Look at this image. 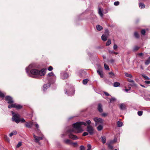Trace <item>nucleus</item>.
Masks as SVG:
<instances>
[{
    "instance_id": "nucleus-1",
    "label": "nucleus",
    "mask_w": 150,
    "mask_h": 150,
    "mask_svg": "<svg viewBox=\"0 0 150 150\" xmlns=\"http://www.w3.org/2000/svg\"><path fill=\"white\" fill-rule=\"evenodd\" d=\"M86 124L84 122H77L72 125V128H71L67 130V133L68 134L69 137L73 140L78 139V138L76 136L72 134L74 132L75 133H80L83 131L82 127L83 125L86 126Z\"/></svg>"
},
{
    "instance_id": "nucleus-2",
    "label": "nucleus",
    "mask_w": 150,
    "mask_h": 150,
    "mask_svg": "<svg viewBox=\"0 0 150 150\" xmlns=\"http://www.w3.org/2000/svg\"><path fill=\"white\" fill-rule=\"evenodd\" d=\"M32 67L33 65L30 64L26 69V73L29 76L35 78H39L41 76L45 74L46 70V69H43L39 71L37 69H32Z\"/></svg>"
},
{
    "instance_id": "nucleus-3",
    "label": "nucleus",
    "mask_w": 150,
    "mask_h": 150,
    "mask_svg": "<svg viewBox=\"0 0 150 150\" xmlns=\"http://www.w3.org/2000/svg\"><path fill=\"white\" fill-rule=\"evenodd\" d=\"M11 113L13 115L12 117L13 121H15L17 123H18L20 122L19 119L20 117V115L18 114H15L14 112L13 111H11Z\"/></svg>"
},
{
    "instance_id": "nucleus-4",
    "label": "nucleus",
    "mask_w": 150,
    "mask_h": 150,
    "mask_svg": "<svg viewBox=\"0 0 150 150\" xmlns=\"http://www.w3.org/2000/svg\"><path fill=\"white\" fill-rule=\"evenodd\" d=\"M93 120L95 122V125L96 126L101 124H103V120L102 118L96 117L93 118Z\"/></svg>"
},
{
    "instance_id": "nucleus-5",
    "label": "nucleus",
    "mask_w": 150,
    "mask_h": 150,
    "mask_svg": "<svg viewBox=\"0 0 150 150\" xmlns=\"http://www.w3.org/2000/svg\"><path fill=\"white\" fill-rule=\"evenodd\" d=\"M9 108H16L17 109H20L22 107V106L21 105L16 104H12L9 105H8Z\"/></svg>"
},
{
    "instance_id": "nucleus-6",
    "label": "nucleus",
    "mask_w": 150,
    "mask_h": 150,
    "mask_svg": "<svg viewBox=\"0 0 150 150\" xmlns=\"http://www.w3.org/2000/svg\"><path fill=\"white\" fill-rule=\"evenodd\" d=\"M87 131H88L90 135H92L94 133V129L93 127L90 125L87 126Z\"/></svg>"
},
{
    "instance_id": "nucleus-7",
    "label": "nucleus",
    "mask_w": 150,
    "mask_h": 150,
    "mask_svg": "<svg viewBox=\"0 0 150 150\" xmlns=\"http://www.w3.org/2000/svg\"><path fill=\"white\" fill-rule=\"evenodd\" d=\"M6 100L8 101V103L9 104H12L13 102L12 98L9 96H7L5 97Z\"/></svg>"
},
{
    "instance_id": "nucleus-8",
    "label": "nucleus",
    "mask_w": 150,
    "mask_h": 150,
    "mask_svg": "<svg viewBox=\"0 0 150 150\" xmlns=\"http://www.w3.org/2000/svg\"><path fill=\"white\" fill-rule=\"evenodd\" d=\"M35 140V142H39L44 137V136H42L41 137H37L34 134H33Z\"/></svg>"
},
{
    "instance_id": "nucleus-9",
    "label": "nucleus",
    "mask_w": 150,
    "mask_h": 150,
    "mask_svg": "<svg viewBox=\"0 0 150 150\" xmlns=\"http://www.w3.org/2000/svg\"><path fill=\"white\" fill-rule=\"evenodd\" d=\"M61 77L63 79H67L69 76L68 75L67 73H62L61 74Z\"/></svg>"
},
{
    "instance_id": "nucleus-10",
    "label": "nucleus",
    "mask_w": 150,
    "mask_h": 150,
    "mask_svg": "<svg viewBox=\"0 0 150 150\" xmlns=\"http://www.w3.org/2000/svg\"><path fill=\"white\" fill-rule=\"evenodd\" d=\"M33 122L31 121L29 122H26L25 124V127L28 128H31L33 126Z\"/></svg>"
},
{
    "instance_id": "nucleus-11",
    "label": "nucleus",
    "mask_w": 150,
    "mask_h": 150,
    "mask_svg": "<svg viewBox=\"0 0 150 150\" xmlns=\"http://www.w3.org/2000/svg\"><path fill=\"white\" fill-rule=\"evenodd\" d=\"M98 111L100 112H103L102 106L101 104L99 103L98 104Z\"/></svg>"
},
{
    "instance_id": "nucleus-12",
    "label": "nucleus",
    "mask_w": 150,
    "mask_h": 150,
    "mask_svg": "<svg viewBox=\"0 0 150 150\" xmlns=\"http://www.w3.org/2000/svg\"><path fill=\"white\" fill-rule=\"evenodd\" d=\"M97 73L99 75L100 77L101 78H103V72L102 70L100 69H98L97 70Z\"/></svg>"
},
{
    "instance_id": "nucleus-13",
    "label": "nucleus",
    "mask_w": 150,
    "mask_h": 150,
    "mask_svg": "<svg viewBox=\"0 0 150 150\" xmlns=\"http://www.w3.org/2000/svg\"><path fill=\"white\" fill-rule=\"evenodd\" d=\"M50 86V83L45 84L43 86V89L44 91H45L47 88L49 87Z\"/></svg>"
},
{
    "instance_id": "nucleus-14",
    "label": "nucleus",
    "mask_w": 150,
    "mask_h": 150,
    "mask_svg": "<svg viewBox=\"0 0 150 150\" xmlns=\"http://www.w3.org/2000/svg\"><path fill=\"white\" fill-rule=\"evenodd\" d=\"M103 129V124H100L97 127V130L99 131H101Z\"/></svg>"
},
{
    "instance_id": "nucleus-15",
    "label": "nucleus",
    "mask_w": 150,
    "mask_h": 150,
    "mask_svg": "<svg viewBox=\"0 0 150 150\" xmlns=\"http://www.w3.org/2000/svg\"><path fill=\"white\" fill-rule=\"evenodd\" d=\"M120 108L121 110H124L126 108V106L124 103H122L120 105Z\"/></svg>"
},
{
    "instance_id": "nucleus-16",
    "label": "nucleus",
    "mask_w": 150,
    "mask_h": 150,
    "mask_svg": "<svg viewBox=\"0 0 150 150\" xmlns=\"http://www.w3.org/2000/svg\"><path fill=\"white\" fill-rule=\"evenodd\" d=\"M64 142L65 143L67 144H71V141L68 139L64 140Z\"/></svg>"
},
{
    "instance_id": "nucleus-17",
    "label": "nucleus",
    "mask_w": 150,
    "mask_h": 150,
    "mask_svg": "<svg viewBox=\"0 0 150 150\" xmlns=\"http://www.w3.org/2000/svg\"><path fill=\"white\" fill-rule=\"evenodd\" d=\"M98 12V13L99 14V15L101 17H102L103 16V14L102 12V9L100 8H99Z\"/></svg>"
},
{
    "instance_id": "nucleus-18",
    "label": "nucleus",
    "mask_w": 150,
    "mask_h": 150,
    "mask_svg": "<svg viewBox=\"0 0 150 150\" xmlns=\"http://www.w3.org/2000/svg\"><path fill=\"white\" fill-rule=\"evenodd\" d=\"M107 39V36L105 35H103L102 36V39L104 41H106Z\"/></svg>"
},
{
    "instance_id": "nucleus-19",
    "label": "nucleus",
    "mask_w": 150,
    "mask_h": 150,
    "mask_svg": "<svg viewBox=\"0 0 150 150\" xmlns=\"http://www.w3.org/2000/svg\"><path fill=\"white\" fill-rule=\"evenodd\" d=\"M101 138L102 139V142L104 144L106 142V138L105 136H102Z\"/></svg>"
},
{
    "instance_id": "nucleus-20",
    "label": "nucleus",
    "mask_w": 150,
    "mask_h": 150,
    "mask_svg": "<svg viewBox=\"0 0 150 150\" xmlns=\"http://www.w3.org/2000/svg\"><path fill=\"white\" fill-rule=\"evenodd\" d=\"M17 133V132L16 131H13V132H11L9 136L10 137H11L14 135L16 134Z\"/></svg>"
},
{
    "instance_id": "nucleus-21",
    "label": "nucleus",
    "mask_w": 150,
    "mask_h": 150,
    "mask_svg": "<svg viewBox=\"0 0 150 150\" xmlns=\"http://www.w3.org/2000/svg\"><path fill=\"white\" fill-rule=\"evenodd\" d=\"M117 125L118 127H121L122 125V122L120 121H118L117 122Z\"/></svg>"
},
{
    "instance_id": "nucleus-22",
    "label": "nucleus",
    "mask_w": 150,
    "mask_h": 150,
    "mask_svg": "<svg viewBox=\"0 0 150 150\" xmlns=\"http://www.w3.org/2000/svg\"><path fill=\"white\" fill-rule=\"evenodd\" d=\"M96 28L97 30L99 31L103 29L102 27L99 25H97Z\"/></svg>"
},
{
    "instance_id": "nucleus-23",
    "label": "nucleus",
    "mask_w": 150,
    "mask_h": 150,
    "mask_svg": "<svg viewBox=\"0 0 150 150\" xmlns=\"http://www.w3.org/2000/svg\"><path fill=\"white\" fill-rule=\"evenodd\" d=\"M120 83L117 82H115L113 83V86L115 87H117L120 86Z\"/></svg>"
},
{
    "instance_id": "nucleus-24",
    "label": "nucleus",
    "mask_w": 150,
    "mask_h": 150,
    "mask_svg": "<svg viewBox=\"0 0 150 150\" xmlns=\"http://www.w3.org/2000/svg\"><path fill=\"white\" fill-rule=\"evenodd\" d=\"M139 6L141 8H144L145 7L144 4L142 3H140L139 4Z\"/></svg>"
},
{
    "instance_id": "nucleus-25",
    "label": "nucleus",
    "mask_w": 150,
    "mask_h": 150,
    "mask_svg": "<svg viewBox=\"0 0 150 150\" xmlns=\"http://www.w3.org/2000/svg\"><path fill=\"white\" fill-rule=\"evenodd\" d=\"M67 129V130H68ZM67 134L68 135V134L67 133V130L64 133H63L61 135V137L62 138L64 137L66 135H67Z\"/></svg>"
},
{
    "instance_id": "nucleus-26",
    "label": "nucleus",
    "mask_w": 150,
    "mask_h": 150,
    "mask_svg": "<svg viewBox=\"0 0 150 150\" xmlns=\"http://www.w3.org/2000/svg\"><path fill=\"white\" fill-rule=\"evenodd\" d=\"M125 75L127 77H129L130 78H132V75L131 74H129L128 73H125Z\"/></svg>"
},
{
    "instance_id": "nucleus-27",
    "label": "nucleus",
    "mask_w": 150,
    "mask_h": 150,
    "mask_svg": "<svg viewBox=\"0 0 150 150\" xmlns=\"http://www.w3.org/2000/svg\"><path fill=\"white\" fill-rule=\"evenodd\" d=\"M104 67L106 70H109V68L108 65H107L106 64H104Z\"/></svg>"
},
{
    "instance_id": "nucleus-28",
    "label": "nucleus",
    "mask_w": 150,
    "mask_h": 150,
    "mask_svg": "<svg viewBox=\"0 0 150 150\" xmlns=\"http://www.w3.org/2000/svg\"><path fill=\"white\" fill-rule=\"evenodd\" d=\"M134 36L136 38H138L139 37V34L137 32H135L134 33Z\"/></svg>"
},
{
    "instance_id": "nucleus-29",
    "label": "nucleus",
    "mask_w": 150,
    "mask_h": 150,
    "mask_svg": "<svg viewBox=\"0 0 150 150\" xmlns=\"http://www.w3.org/2000/svg\"><path fill=\"white\" fill-rule=\"evenodd\" d=\"M88 82V80L87 79H84L83 81V83L84 84H86Z\"/></svg>"
},
{
    "instance_id": "nucleus-30",
    "label": "nucleus",
    "mask_w": 150,
    "mask_h": 150,
    "mask_svg": "<svg viewBox=\"0 0 150 150\" xmlns=\"http://www.w3.org/2000/svg\"><path fill=\"white\" fill-rule=\"evenodd\" d=\"M142 76L145 79H147V80H149L150 78L148 77L147 76H146L145 74H142Z\"/></svg>"
},
{
    "instance_id": "nucleus-31",
    "label": "nucleus",
    "mask_w": 150,
    "mask_h": 150,
    "mask_svg": "<svg viewBox=\"0 0 150 150\" xmlns=\"http://www.w3.org/2000/svg\"><path fill=\"white\" fill-rule=\"evenodd\" d=\"M5 94H4L3 93L0 91V97L1 98H4Z\"/></svg>"
},
{
    "instance_id": "nucleus-32",
    "label": "nucleus",
    "mask_w": 150,
    "mask_h": 150,
    "mask_svg": "<svg viewBox=\"0 0 150 150\" xmlns=\"http://www.w3.org/2000/svg\"><path fill=\"white\" fill-rule=\"evenodd\" d=\"M111 40H108L106 43V45L107 46H109L111 44Z\"/></svg>"
},
{
    "instance_id": "nucleus-33",
    "label": "nucleus",
    "mask_w": 150,
    "mask_h": 150,
    "mask_svg": "<svg viewBox=\"0 0 150 150\" xmlns=\"http://www.w3.org/2000/svg\"><path fill=\"white\" fill-rule=\"evenodd\" d=\"M109 74L110 75V77L111 78H112L115 76L114 74L112 72H109Z\"/></svg>"
},
{
    "instance_id": "nucleus-34",
    "label": "nucleus",
    "mask_w": 150,
    "mask_h": 150,
    "mask_svg": "<svg viewBox=\"0 0 150 150\" xmlns=\"http://www.w3.org/2000/svg\"><path fill=\"white\" fill-rule=\"evenodd\" d=\"M22 145V142H19L16 145V147L17 148H18L19 147Z\"/></svg>"
},
{
    "instance_id": "nucleus-35",
    "label": "nucleus",
    "mask_w": 150,
    "mask_h": 150,
    "mask_svg": "<svg viewBox=\"0 0 150 150\" xmlns=\"http://www.w3.org/2000/svg\"><path fill=\"white\" fill-rule=\"evenodd\" d=\"M150 62V60L149 59H148L146 60L145 61V64H146V65H148L149 64Z\"/></svg>"
},
{
    "instance_id": "nucleus-36",
    "label": "nucleus",
    "mask_w": 150,
    "mask_h": 150,
    "mask_svg": "<svg viewBox=\"0 0 150 150\" xmlns=\"http://www.w3.org/2000/svg\"><path fill=\"white\" fill-rule=\"evenodd\" d=\"M71 91H71V93L68 94V95L69 96H71V95H74V92L73 91V90L72 89Z\"/></svg>"
},
{
    "instance_id": "nucleus-37",
    "label": "nucleus",
    "mask_w": 150,
    "mask_h": 150,
    "mask_svg": "<svg viewBox=\"0 0 150 150\" xmlns=\"http://www.w3.org/2000/svg\"><path fill=\"white\" fill-rule=\"evenodd\" d=\"M86 123V125H87V124L88 125H89L91 123V121L90 120H87L86 121V122H85Z\"/></svg>"
},
{
    "instance_id": "nucleus-38",
    "label": "nucleus",
    "mask_w": 150,
    "mask_h": 150,
    "mask_svg": "<svg viewBox=\"0 0 150 150\" xmlns=\"http://www.w3.org/2000/svg\"><path fill=\"white\" fill-rule=\"evenodd\" d=\"M143 113V112L142 111H139L137 112V114L139 116H141Z\"/></svg>"
},
{
    "instance_id": "nucleus-39",
    "label": "nucleus",
    "mask_w": 150,
    "mask_h": 150,
    "mask_svg": "<svg viewBox=\"0 0 150 150\" xmlns=\"http://www.w3.org/2000/svg\"><path fill=\"white\" fill-rule=\"evenodd\" d=\"M4 139L6 140L8 142H9L10 139H9V138L7 136H5L4 137Z\"/></svg>"
},
{
    "instance_id": "nucleus-40",
    "label": "nucleus",
    "mask_w": 150,
    "mask_h": 150,
    "mask_svg": "<svg viewBox=\"0 0 150 150\" xmlns=\"http://www.w3.org/2000/svg\"><path fill=\"white\" fill-rule=\"evenodd\" d=\"M117 48V45L116 44H114V46H113V49H114V50H116Z\"/></svg>"
},
{
    "instance_id": "nucleus-41",
    "label": "nucleus",
    "mask_w": 150,
    "mask_h": 150,
    "mask_svg": "<svg viewBox=\"0 0 150 150\" xmlns=\"http://www.w3.org/2000/svg\"><path fill=\"white\" fill-rule=\"evenodd\" d=\"M108 148L111 149H113V146L110 144H108Z\"/></svg>"
},
{
    "instance_id": "nucleus-42",
    "label": "nucleus",
    "mask_w": 150,
    "mask_h": 150,
    "mask_svg": "<svg viewBox=\"0 0 150 150\" xmlns=\"http://www.w3.org/2000/svg\"><path fill=\"white\" fill-rule=\"evenodd\" d=\"M105 35L106 36H108V30L106 29L105 30Z\"/></svg>"
},
{
    "instance_id": "nucleus-43",
    "label": "nucleus",
    "mask_w": 150,
    "mask_h": 150,
    "mask_svg": "<svg viewBox=\"0 0 150 150\" xmlns=\"http://www.w3.org/2000/svg\"><path fill=\"white\" fill-rule=\"evenodd\" d=\"M116 100L115 98H114L112 97L111 98L110 100V102H113Z\"/></svg>"
},
{
    "instance_id": "nucleus-44",
    "label": "nucleus",
    "mask_w": 150,
    "mask_h": 150,
    "mask_svg": "<svg viewBox=\"0 0 150 150\" xmlns=\"http://www.w3.org/2000/svg\"><path fill=\"white\" fill-rule=\"evenodd\" d=\"M54 75V74L52 72H51L50 73H49L47 76H53Z\"/></svg>"
},
{
    "instance_id": "nucleus-45",
    "label": "nucleus",
    "mask_w": 150,
    "mask_h": 150,
    "mask_svg": "<svg viewBox=\"0 0 150 150\" xmlns=\"http://www.w3.org/2000/svg\"><path fill=\"white\" fill-rule=\"evenodd\" d=\"M132 83L130 84V85L132 86H136V85L134 81V82H132Z\"/></svg>"
},
{
    "instance_id": "nucleus-46",
    "label": "nucleus",
    "mask_w": 150,
    "mask_h": 150,
    "mask_svg": "<svg viewBox=\"0 0 150 150\" xmlns=\"http://www.w3.org/2000/svg\"><path fill=\"white\" fill-rule=\"evenodd\" d=\"M88 149L87 150H91V146L90 144H88L87 145Z\"/></svg>"
},
{
    "instance_id": "nucleus-47",
    "label": "nucleus",
    "mask_w": 150,
    "mask_h": 150,
    "mask_svg": "<svg viewBox=\"0 0 150 150\" xmlns=\"http://www.w3.org/2000/svg\"><path fill=\"white\" fill-rule=\"evenodd\" d=\"M109 52L110 53H111V54H113V53H114V54H117L118 53L117 52H115L113 51H109Z\"/></svg>"
},
{
    "instance_id": "nucleus-48",
    "label": "nucleus",
    "mask_w": 150,
    "mask_h": 150,
    "mask_svg": "<svg viewBox=\"0 0 150 150\" xmlns=\"http://www.w3.org/2000/svg\"><path fill=\"white\" fill-rule=\"evenodd\" d=\"M145 33L146 31L144 30H143L141 31V34L144 35H145Z\"/></svg>"
},
{
    "instance_id": "nucleus-49",
    "label": "nucleus",
    "mask_w": 150,
    "mask_h": 150,
    "mask_svg": "<svg viewBox=\"0 0 150 150\" xmlns=\"http://www.w3.org/2000/svg\"><path fill=\"white\" fill-rule=\"evenodd\" d=\"M20 122V121L22 123L24 122H25V120L23 118H21L19 119Z\"/></svg>"
},
{
    "instance_id": "nucleus-50",
    "label": "nucleus",
    "mask_w": 150,
    "mask_h": 150,
    "mask_svg": "<svg viewBox=\"0 0 150 150\" xmlns=\"http://www.w3.org/2000/svg\"><path fill=\"white\" fill-rule=\"evenodd\" d=\"M139 47L138 46H135L134 48V49H133L134 50V51L137 50L139 49Z\"/></svg>"
},
{
    "instance_id": "nucleus-51",
    "label": "nucleus",
    "mask_w": 150,
    "mask_h": 150,
    "mask_svg": "<svg viewBox=\"0 0 150 150\" xmlns=\"http://www.w3.org/2000/svg\"><path fill=\"white\" fill-rule=\"evenodd\" d=\"M35 127L37 128L38 131H39V130L38 129L39 128V125H38V124L37 123H36L35 124Z\"/></svg>"
},
{
    "instance_id": "nucleus-52",
    "label": "nucleus",
    "mask_w": 150,
    "mask_h": 150,
    "mask_svg": "<svg viewBox=\"0 0 150 150\" xmlns=\"http://www.w3.org/2000/svg\"><path fill=\"white\" fill-rule=\"evenodd\" d=\"M119 4V2L118 1H116L114 3V5L115 6H118Z\"/></svg>"
},
{
    "instance_id": "nucleus-53",
    "label": "nucleus",
    "mask_w": 150,
    "mask_h": 150,
    "mask_svg": "<svg viewBox=\"0 0 150 150\" xmlns=\"http://www.w3.org/2000/svg\"><path fill=\"white\" fill-rule=\"evenodd\" d=\"M71 144L75 146H77V144L76 142L73 143L71 142Z\"/></svg>"
},
{
    "instance_id": "nucleus-54",
    "label": "nucleus",
    "mask_w": 150,
    "mask_h": 150,
    "mask_svg": "<svg viewBox=\"0 0 150 150\" xmlns=\"http://www.w3.org/2000/svg\"><path fill=\"white\" fill-rule=\"evenodd\" d=\"M88 134V132H84L83 134V136H86Z\"/></svg>"
},
{
    "instance_id": "nucleus-55",
    "label": "nucleus",
    "mask_w": 150,
    "mask_h": 150,
    "mask_svg": "<svg viewBox=\"0 0 150 150\" xmlns=\"http://www.w3.org/2000/svg\"><path fill=\"white\" fill-rule=\"evenodd\" d=\"M52 69H53L52 67V66H50L49 67L48 69L49 71H51L52 70Z\"/></svg>"
},
{
    "instance_id": "nucleus-56",
    "label": "nucleus",
    "mask_w": 150,
    "mask_h": 150,
    "mask_svg": "<svg viewBox=\"0 0 150 150\" xmlns=\"http://www.w3.org/2000/svg\"><path fill=\"white\" fill-rule=\"evenodd\" d=\"M85 148L83 146H80V150H84Z\"/></svg>"
},
{
    "instance_id": "nucleus-57",
    "label": "nucleus",
    "mask_w": 150,
    "mask_h": 150,
    "mask_svg": "<svg viewBox=\"0 0 150 150\" xmlns=\"http://www.w3.org/2000/svg\"><path fill=\"white\" fill-rule=\"evenodd\" d=\"M127 80H128V81H129L130 82L132 83V82H134V80H131L130 79H128Z\"/></svg>"
},
{
    "instance_id": "nucleus-58",
    "label": "nucleus",
    "mask_w": 150,
    "mask_h": 150,
    "mask_svg": "<svg viewBox=\"0 0 150 150\" xmlns=\"http://www.w3.org/2000/svg\"><path fill=\"white\" fill-rule=\"evenodd\" d=\"M144 83L146 84H149L150 83V81H144Z\"/></svg>"
},
{
    "instance_id": "nucleus-59",
    "label": "nucleus",
    "mask_w": 150,
    "mask_h": 150,
    "mask_svg": "<svg viewBox=\"0 0 150 150\" xmlns=\"http://www.w3.org/2000/svg\"><path fill=\"white\" fill-rule=\"evenodd\" d=\"M104 93H105V95L107 96H110L109 94L106 92H104Z\"/></svg>"
},
{
    "instance_id": "nucleus-60",
    "label": "nucleus",
    "mask_w": 150,
    "mask_h": 150,
    "mask_svg": "<svg viewBox=\"0 0 150 150\" xmlns=\"http://www.w3.org/2000/svg\"><path fill=\"white\" fill-rule=\"evenodd\" d=\"M102 116L105 117L107 115V114L105 113H103L102 114Z\"/></svg>"
},
{
    "instance_id": "nucleus-61",
    "label": "nucleus",
    "mask_w": 150,
    "mask_h": 150,
    "mask_svg": "<svg viewBox=\"0 0 150 150\" xmlns=\"http://www.w3.org/2000/svg\"><path fill=\"white\" fill-rule=\"evenodd\" d=\"M116 142V140H115V139L112 141H111V142L112 143H114L115 142Z\"/></svg>"
},
{
    "instance_id": "nucleus-62",
    "label": "nucleus",
    "mask_w": 150,
    "mask_h": 150,
    "mask_svg": "<svg viewBox=\"0 0 150 150\" xmlns=\"http://www.w3.org/2000/svg\"><path fill=\"white\" fill-rule=\"evenodd\" d=\"M138 54L140 56H142L143 55V54L142 53H139Z\"/></svg>"
},
{
    "instance_id": "nucleus-63",
    "label": "nucleus",
    "mask_w": 150,
    "mask_h": 150,
    "mask_svg": "<svg viewBox=\"0 0 150 150\" xmlns=\"http://www.w3.org/2000/svg\"><path fill=\"white\" fill-rule=\"evenodd\" d=\"M129 90V89H125V91H126V92H128Z\"/></svg>"
},
{
    "instance_id": "nucleus-64",
    "label": "nucleus",
    "mask_w": 150,
    "mask_h": 150,
    "mask_svg": "<svg viewBox=\"0 0 150 150\" xmlns=\"http://www.w3.org/2000/svg\"><path fill=\"white\" fill-rule=\"evenodd\" d=\"M140 86L143 87H144V88L146 87L145 86H144L143 85H142V84H140Z\"/></svg>"
}]
</instances>
